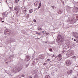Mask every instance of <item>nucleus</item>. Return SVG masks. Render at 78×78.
<instances>
[{"instance_id": "1", "label": "nucleus", "mask_w": 78, "mask_h": 78, "mask_svg": "<svg viewBox=\"0 0 78 78\" xmlns=\"http://www.w3.org/2000/svg\"><path fill=\"white\" fill-rule=\"evenodd\" d=\"M71 48L70 46H67L66 47L64 48H63V50L62 51V53H64V52H67L68 51H69Z\"/></svg>"}, {"instance_id": "2", "label": "nucleus", "mask_w": 78, "mask_h": 78, "mask_svg": "<svg viewBox=\"0 0 78 78\" xmlns=\"http://www.w3.org/2000/svg\"><path fill=\"white\" fill-rule=\"evenodd\" d=\"M55 59L57 61H59L62 59V55L61 54H59L58 55H57L55 58Z\"/></svg>"}, {"instance_id": "3", "label": "nucleus", "mask_w": 78, "mask_h": 78, "mask_svg": "<svg viewBox=\"0 0 78 78\" xmlns=\"http://www.w3.org/2000/svg\"><path fill=\"white\" fill-rule=\"evenodd\" d=\"M74 53H75V52L71 50L67 53L66 55L68 57L71 56L73 55H74Z\"/></svg>"}, {"instance_id": "4", "label": "nucleus", "mask_w": 78, "mask_h": 78, "mask_svg": "<svg viewBox=\"0 0 78 78\" xmlns=\"http://www.w3.org/2000/svg\"><path fill=\"white\" fill-rule=\"evenodd\" d=\"M72 63L70 60H67L65 61V64L66 66H69L71 65Z\"/></svg>"}, {"instance_id": "5", "label": "nucleus", "mask_w": 78, "mask_h": 78, "mask_svg": "<svg viewBox=\"0 0 78 78\" xmlns=\"http://www.w3.org/2000/svg\"><path fill=\"white\" fill-rule=\"evenodd\" d=\"M22 68H23V67L22 66H18V67L17 69H16V70H15V71H16V72H19V71H20V70H21V69H22Z\"/></svg>"}, {"instance_id": "6", "label": "nucleus", "mask_w": 78, "mask_h": 78, "mask_svg": "<svg viewBox=\"0 0 78 78\" xmlns=\"http://www.w3.org/2000/svg\"><path fill=\"white\" fill-rule=\"evenodd\" d=\"M73 35L75 37L76 39L78 40V34L77 32H73Z\"/></svg>"}, {"instance_id": "7", "label": "nucleus", "mask_w": 78, "mask_h": 78, "mask_svg": "<svg viewBox=\"0 0 78 78\" xmlns=\"http://www.w3.org/2000/svg\"><path fill=\"white\" fill-rule=\"evenodd\" d=\"M14 10L16 11H19V7L18 6H16L14 8Z\"/></svg>"}, {"instance_id": "8", "label": "nucleus", "mask_w": 78, "mask_h": 78, "mask_svg": "<svg viewBox=\"0 0 78 78\" xmlns=\"http://www.w3.org/2000/svg\"><path fill=\"white\" fill-rule=\"evenodd\" d=\"M49 56H51V58H54V57H55V56H56V55H55L51 54H49Z\"/></svg>"}, {"instance_id": "9", "label": "nucleus", "mask_w": 78, "mask_h": 78, "mask_svg": "<svg viewBox=\"0 0 78 78\" xmlns=\"http://www.w3.org/2000/svg\"><path fill=\"white\" fill-rule=\"evenodd\" d=\"M39 58L40 59H44V55H40L39 56Z\"/></svg>"}, {"instance_id": "10", "label": "nucleus", "mask_w": 78, "mask_h": 78, "mask_svg": "<svg viewBox=\"0 0 78 78\" xmlns=\"http://www.w3.org/2000/svg\"><path fill=\"white\" fill-rule=\"evenodd\" d=\"M39 3V2L38 1H37L35 2L34 3V5L35 6H37V4Z\"/></svg>"}, {"instance_id": "11", "label": "nucleus", "mask_w": 78, "mask_h": 78, "mask_svg": "<svg viewBox=\"0 0 78 78\" xmlns=\"http://www.w3.org/2000/svg\"><path fill=\"white\" fill-rule=\"evenodd\" d=\"M34 78H38V74H36L35 75Z\"/></svg>"}, {"instance_id": "12", "label": "nucleus", "mask_w": 78, "mask_h": 78, "mask_svg": "<svg viewBox=\"0 0 78 78\" xmlns=\"http://www.w3.org/2000/svg\"><path fill=\"white\" fill-rule=\"evenodd\" d=\"M72 71L70 70V71H68L67 72V73L68 74V75H69V74H70V73H72Z\"/></svg>"}, {"instance_id": "13", "label": "nucleus", "mask_w": 78, "mask_h": 78, "mask_svg": "<svg viewBox=\"0 0 78 78\" xmlns=\"http://www.w3.org/2000/svg\"><path fill=\"white\" fill-rule=\"evenodd\" d=\"M29 12L30 13H32V12H33V10L32 9H30L29 10Z\"/></svg>"}, {"instance_id": "14", "label": "nucleus", "mask_w": 78, "mask_h": 78, "mask_svg": "<svg viewBox=\"0 0 78 78\" xmlns=\"http://www.w3.org/2000/svg\"><path fill=\"white\" fill-rule=\"evenodd\" d=\"M45 78H50V76L48 75H46L45 76Z\"/></svg>"}, {"instance_id": "15", "label": "nucleus", "mask_w": 78, "mask_h": 78, "mask_svg": "<svg viewBox=\"0 0 78 78\" xmlns=\"http://www.w3.org/2000/svg\"><path fill=\"white\" fill-rule=\"evenodd\" d=\"M41 6V2H40V3L39 4V6H38V8H40Z\"/></svg>"}, {"instance_id": "16", "label": "nucleus", "mask_w": 78, "mask_h": 78, "mask_svg": "<svg viewBox=\"0 0 78 78\" xmlns=\"http://www.w3.org/2000/svg\"><path fill=\"white\" fill-rule=\"evenodd\" d=\"M19 0H15V3H18Z\"/></svg>"}, {"instance_id": "17", "label": "nucleus", "mask_w": 78, "mask_h": 78, "mask_svg": "<svg viewBox=\"0 0 78 78\" xmlns=\"http://www.w3.org/2000/svg\"><path fill=\"white\" fill-rule=\"evenodd\" d=\"M60 41L61 42H64V39H62Z\"/></svg>"}, {"instance_id": "18", "label": "nucleus", "mask_w": 78, "mask_h": 78, "mask_svg": "<svg viewBox=\"0 0 78 78\" xmlns=\"http://www.w3.org/2000/svg\"><path fill=\"white\" fill-rule=\"evenodd\" d=\"M61 10H59V12H58V13L59 14H61Z\"/></svg>"}, {"instance_id": "19", "label": "nucleus", "mask_w": 78, "mask_h": 78, "mask_svg": "<svg viewBox=\"0 0 78 78\" xmlns=\"http://www.w3.org/2000/svg\"><path fill=\"white\" fill-rule=\"evenodd\" d=\"M36 34H41V32H37L36 33Z\"/></svg>"}, {"instance_id": "20", "label": "nucleus", "mask_w": 78, "mask_h": 78, "mask_svg": "<svg viewBox=\"0 0 78 78\" xmlns=\"http://www.w3.org/2000/svg\"><path fill=\"white\" fill-rule=\"evenodd\" d=\"M52 50H53L51 48H49V51H51V52H52Z\"/></svg>"}, {"instance_id": "21", "label": "nucleus", "mask_w": 78, "mask_h": 78, "mask_svg": "<svg viewBox=\"0 0 78 78\" xmlns=\"http://www.w3.org/2000/svg\"><path fill=\"white\" fill-rule=\"evenodd\" d=\"M37 29H38V30H42V29H41V28H37Z\"/></svg>"}, {"instance_id": "22", "label": "nucleus", "mask_w": 78, "mask_h": 78, "mask_svg": "<svg viewBox=\"0 0 78 78\" xmlns=\"http://www.w3.org/2000/svg\"><path fill=\"white\" fill-rule=\"evenodd\" d=\"M46 64H47V63H45L43 64V65H44V66H45V65H46Z\"/></svg>"}, {"instance_id": "23", "label": "nucleus", "mask_w": 78, "mask_h": 78, "mask_svg": "<svg viewBox=\"0 0 78 78\" xmlns=\"http://www.w3.org/2000/svg\"><path fill=\"white\" fill-rule=\"evenodd\" d=\"M2 16L3 17H5V13H3L2 14Z\"/></svg>"}, {"instance_id": "24", "label": "nucleus", "mask_w": 78, "mask_h": 78, "mask_svg": "<svg viewBox=\"0 0 78 78\" xmlns=\"http://www.w3.org/2000/svg\"><path fill=\"white\" fill-rule=\"evenodd\" d=\"M21 76H22L23 77V76H24V75L23 74H22Z\"/></svg>"}, {"instance_id": "25", "label": "nucleus", "mask_w": 78, "mask_h": 78, "mask_svg": "<svg viewBox=\"0 0 78 78\" xmlns=\"http://www.w3.org/2000/svg\"><path fill=\"white\" fill-rule=\"evenodd\" d=\"M36 20H35V19L34 20V22H36Z\"/></svg>"}, {"instance_id": "26", "label": "nucleus", "mask_w": 78, "mask_h": 78, "mask_svg": "<svg viewBox=\"0 0 78 78\" xmlns=\"http://www.w3.org/2000/svg\"><path fill=\"white\" fill-rule=\"evenodd\" d=\"M48 61H50V59H47Z\"/></svg>"}, {"instance_id": "27", "label": "nucleus", "mask_w": 78, "mask_h": 78, "mask_svg": "<svg viewBox=\"0 0 78 78\" xmlns=\"http://www.w3.org/2000/svg\"><path fill=\"white\" fill-rule=\"evenodd\" d=\"M46 34H47V35H48V34H49V33H46Z\"/></svg>"}, {"instance_id": "28", "label": "nucleus", "mask_w": 78, "mask_h": 78, "mask_svg": "<svg viewBox=\"0 0 78 78\" xmlns=\"http://www.w3.org/2000/svg\"><path fill=\"white\" fill-rule=\"evenodd\" d=\"M29 78H32V76H29Z\"/></svg>"}, {"instance_id": "29", "label": "nucleus", "mask_w": 78, "mask_h": 78, "mask_svg": "<svg viewBox=\"0 0 78 78\" xmlns=\"http://www.w3.org/2000/svg\"><path fill=\"white\" fill-rule=\"evenodd\" d=\"M73 58H76V57L75 56H74V57H73Z\"/></svg>"}, {"instance_id": "30", "label": "nucleus", "mask_w": 78, "mask_h": 78, "mask_svg": "<svg viewBox=\"0 0 78 78\" xmlns=\"http://www.w3.org/2000/svg\"><path fill=\"white\" fill-rule=\"evenodd\" d=\"M52 7L54 9V8H55V6H52Z\"/></svg>"}, {"instance_id": "31", "label": "nucleus", "mask_w": 78, "mask_h": 78, "mask_svg": "<svg viewBox=\"0 0 78 78\" xmlns=\"http://www.w3.org/2000/svg\"><path fill=\"white\" fill-rule=\"evenodd\" d=\"M42 33H43L44 34V33H44V31H42Z\"/></svg>"}, {"instance_id": "32", "label": "nucleus", "mask_w": 78, "mask_h": 78, "mask_svg": "<svg viewBox=\"0 0 78 78\" xmlns=\"http://www.w3.org/2000/svg\"><path fill=\"white\" fill-rule=\"evenodd\" d=\"M6 32H7V33H8V32H9V31H8V30H7L6 31Z\"/></svg>"}, {"instance_id": "33", "label": "nucleus", "mask_w": 78, "mask_h": 78, "mask_svg": "<svg viewBox=\"0 0 78 78\" xmlns=\"http://www.w3.org/2000/svg\"><path fill=\"white\" fill-rule=\"evenodd\" d=\"M76 39H74V41H76Z\"/></svg>"}, {"instance_id": "34", "label": "nucleus", "mask_w": 78, "mask_h": 78, "mask_svg": "<svg viewBox=\"0 0 78 78\" xmlns=\"http://www.w3.org/2000/svg\"><path fill=\"white\" fill-rule=\"evenodd\" d=\"M78 41H76V43H78Z\"/></svg>"}, {"instance_id": "35", "label": "nucleus", "mask_w": 78, "mask_h": 78, "mask_svg": "<svg viewBox=\"0 0 78 78\" xmlns=\"http://www.w3.org/2000/svg\"><path fill=\"white\" fill-rule=\"evenodd\" d=\"M36 60H39V59H37V58L36 59Z\"/></svg>"}, {"instance_id": "36", "label": "nucleus", "mask_w": 78, "mask_h": 78, "mask_svg": "<svg viewBox=\"0 0 78 78\" xmlns=\"http://www.w3.org/2000/svg\"><path fill=\"white\" fill-rule=\"evenodd\" d=\"M27 16H28V17H29V15H28Z\"/></svg>"}, {"instance_id": "37", "label": "nucleus", "mask_w": 78, "mask_h": 78, "mask_svg": "<svg viewBox=\"0 0 78 78\" xmlns=\"http://www.w3.org/2000/svg\"><path fill=\"white\" fill-rule=\"evenodd\" d=\"M2 22H4V21H2Z\"/></svg>"}, {"instance_id": "38", "label": "nucleus", "mask_w": 78, "mask_h": 78, "mask_svg": "<svg viewBox=\"0 0 78 78\" xmlns=\"http://www.w3.org/2000/svg\"><path fill=\"white\" fill-rule=\"evenodd\" d=\"M8 63V62H5L6 64V63Z\"/></svg>"}, {"instance_id": "39", "label": "nucleus", "mask_w": 78, "mask_h": 78, "mask_svg": "<svg viewBox=\"0 0 78 78\" xmlns=\"http://www.w3.org/2000/svg\"><path fill=\"white\" fill-rule=\"evenodd\" d=\"M72 40H73V38H72Z\"/></svg>"}, {"instance_id": "40", "label": "nucleus", "mask_w": 78, "mask_h": 78, "mask_svg": "<svg viewBox=\"0 0 78 78\" xmlns=\"http://www.w3.org/2000/svg\"><path fill=\"white\" fill-rule=\"evenodd\" d=\"M25 11H26V10H25Z\"/></svg>"}, {"instance_id": "41", "label": "nucleus", "mask_w": 78, "mask_h": 78, "mask_svg": "<svg viewBox=\"0 0 78 78\" xmlns=\"http://www.w3.org/2000/svg\"><path fill=\"white\" fill-rule=\"evenodd\" d=\"M52 61H51V62H52Z\"/></svg>"}, {"instance_id": "42", "label": "nucleus", "mask_w": 78, "mask_h": 78, "mask_svg": "<svg viewBox=\"0 0 78 78\" xmlns=\"http://www.w3.org/2000/svg\"><path fill=\"white\" fill-rule=\"evenodd\" d=\"M20 76V75H19V76Z\"/></svg>"}]
</instances>
